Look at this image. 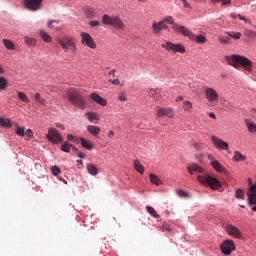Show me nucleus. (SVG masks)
<instances>
[{"mask_svg":"<svg viewBox=\"0 0 256 256\" xmlns=\"http://www.w3.org/2000/svg\"><path fill=\"white\" fill-rule=\"evenodd\" d=\"M246 127H247L249 133H256L255 123L250 122L249 120H246Z\"/></svg>","mask_w":256,"mask_h":256,"instance_id":"nucleus-33","label":"nucleus"},{"mask_svg":"<svg viewBox=\"0 0 256 256\" xmlns=\"http://www.w3.org/2000/svg\"><path fill=\"white\" fill-rule=\"evenodd\" d=\"M134 169H136V171H138V173L143 174L145 171V167H143V164H141V162L139 160H134Z\"/></svg>","mask_w":256,"mask_h":256,"instance_id":"nucleus-27","label":"nucleus"},{"mask_svg":"<svg viewBox=\"0 0 256 256\" xmlns=\"http://www.w3.org/2000/svg\"><path fill=\"white\" fill-rule=\"evenodd\" d=\"M0 125L1 127H6L7 129L13 127V123L11 122V120L9 118H2L0 117Z\"/></svg>","mask_w":256,"mask_h":256,"instance_id":"nucleus-24","label":"nucleus"},{"mask_svg":"<svg viewBox=\"0 0 256 256\" xmlns=\"http://www.w3.org/2000/svg\"><path fill=\"white\" fill-rule=\"evenodd\" d=\"M80 37L82 45L89 47V49H97V43H95V40H93L91 34L87 32H81Z\"/></svg>","mask_w":256,"mask_h":256,"instance_id":"nucleus-7","label":"nucleus"},{"mask_svg":"<svg viewBox=\"0 0 256 256\" xmlns=\"http://www.w3.org/2000/svg\"><path fill=\"white\" fill-rule=\"evenodd\" d=\"M24 133L26 137H28V139H31V137H33V131L31 129H27Z\"/></svg>","mask_w":256,"mask_h":256,"instance_id":"nucleus-51","label":"nucleus"},{"mask_svg":"<svg viewBox=\"0 0 256 256\" xmlns=\"http://www.w3.org/2000/svg\"><path fill=\"white\" fill-rule=\"evenodd\" d=\"M225 59L228 65H231L235 69H239V67H242L246 71H251V69H253V62H251V60L245 56L232 54L230 56H226Z\"/></svg>","mask_w":256,"mask_h":256,"instance_id":"nucleus-1","label":"nucleus"},{"mask_svg":"<svg viewBox=\"0 0 256 256\" xmlns=\"http://www.w3.org/2000/svg\"><path fill=\"white\" fill-rule=\"evenodd\" d=\"M77 156L80 157V159H85V154H83V152H77Z\"/></svg>","mask_w":256,"mask_h":256,"instance_id":"nucleus-57","label":"nucleus"},{"mask_svg":"<svg viewBox=\"0 0 256 256\" xmlns=\"http://www.w3.org/2000/svg\"><path fill=\"white\" fill-rule=\"evenodd\" d=\"M160 25L162 29H167V24H165V22H160Z\"/></svg>","mask_w":256,"mask_h":256,"instance_id":"nucleus-61","label":"nucleus"},{"mask_svg":"<svg viewBox=\"0 0 256 256\" xmlns=\"http://www.w3.org/2000/svg\"><path fill=\"white\" fill-rule=\"evenodd\" d=\"M109 75H112V77H115V70L110 71Z\"/></svg>","mask_w":256,"mask_h":256,"instance_id":"nucleus-64","label":"nucleus"},{"mask_svg":"<svg viewBox=\"0 0 256 256\" xmlns=\"http://www.w3.org/2000/svg\"><path fill=\"white\" fill-rule=\"evenodd\" d=\"M204 93L209 103H215V101H219V94L217 93V91H215V89L206 88Z\"/></svg>","mask_w":256,"mask_h":256,"instance_id":"nucleus-16","label":"nucleus"},{"mask_svg":"<svg viewBox=\"0 0 256 256\" xmlns=\"http://www.w3.org/2000/svg\"><path fill=\"white\" fill-rule=\"evenodd\" d=\"M59 20H52L47 23V27L49 29H54L55 31H59Z\"/></svg>","mask_w":256,"mask_h":256,"instance_id":"nucleus-28","label":"nucleus"},{"mask_svg":"<svg viewBox=\"0 0 256 256\" xmlns=\"http://www.w3.org/2000/svg\"><path fill=\"white\" fill-rule=\"evenodd\" d=\"M220 43H222L223 45H227L229 43V41H231V39L229 37H225V36H221L219 38Z\"/></svg>","mask_w":256,"mask_h":256,"instance_id":"nucleus-46","label":"nucleus"},{"mask_svg":"<svg viewBox=\"0 0 256 256\" xmlns=\"http://www.w3.org/2000/svg\"><path fill=\"white\" fill-rule=\"evenodd\" d=\"M211 165L218 173H227V170L221 165V163H219V161L213 160Z\"/></svg>","mask_w":256,"mask_h":256,"instance_id":"nucleus-19","label":"nucleus"},{"mask_svg":"<svg viewBox=\"0 0 256 256\" xmlns=\"http://www.w3.org/2000/svg\"><path fill=\"white\" fill-rule=\"evenodd\" d=\"M156 117L161 119V117H168V119H173L175 117V110L171 107H156Z\"/></svg>","mask_w":256,"mask_h":256,"instance_id":"nucleus-6","label":"nucleus"},{"mask_svg":"<svg viewBox=\"0 0 256 256\" xmlns=\"http://www.w3.org/2000/svg\"><path fill=\"white\" fill-rule=\"evenodd\" d=\"M102 23L104 25H111V27H114L117 31L125 29V23L119 16H109L104 14L102 16Z\"/></svg>","mask_w":256,"mask_h":256,"instance_id":"nucleus-4","label":"nucleus"},{"mask_svg":"<svg viewBox=\"0 0 256 256\" xmlns=\"http://www.w3.org/2000/svg\"><path fill=\"white\" fill-rule=\"evenodd\" d=\"M51 171H52V175H54V177H57V175H60L61 173V168L58 166H52Z\"/></svg>","mask_w":256,"mask_h":256,"instance_id":"nucleus-43","label":"nucleus"},{"mask_svg":"<svg viewBox=\"0 0 256 256\" xmlns=\"http://www.w3.org/2000/svg\"><path fill=\"white\" fill-rule=\"evenodd\" d=\"M188 172L190 175H194L195 173H203V168L197 164H192L188 166Z\"/></svg>","mask_w":256,"mask_h":256,"instance_id":"nucleus-21","label":"nucleus"},{"mask_svg":"<svg viewBox=\"0 0 256 256\" xmlns=\"http://www.w3.org/2000/svg\"><path fill=\"white\" fill-rule=\"evenodd\" d=\"M115 135V132L113 130L108 132V137H113Z\"/></svg>","mask_w":256,"mask_h":256,"instance_id":"nucleus-63","label":"nucleus"},{"mask_svg":"<svg viewBox=\"0 0 256 256\" xmlns=\"http://www.w3.org/2000/svg\"><path fill=\"white\" fill-rule=\"evenodd\" d=\"M209 117H210L211 119H216L215 113H213V112H210V113H209Z\"/></svg>","mask_w":256,"mask_h":256,"instance_id":"nucleus-62","label":"nucleus"},{"mask_svg":"<svg viewBox=\"0 0 256 256\" xmlns=\"http://www.w3.org/2000/svg\"><path fill=\"white\" fill-rule=\"evenodd\" d=\"M17 95L20 101H23V103H31V100L29 99V97H27L26 93L17 92Z\"/></svg>","mask_w":256,"mask_h":256,"instance_id":"nucleus-32","label":"nucleus"},{"mask_svg":"<svg viewBox=\"0 0 256 256\" xmlns=\"http://www.w3.org/2000/svg\"><path fill=\"white\" fill-rule=\"evenodd\" d=\"M16 135L19 137H25V128L24 127H17L16 128Z\"/></svg>","mask_w":256,"mask_h":256,"instance_id":"nucleus-44","label":"nucleus"},{"mask_svg":"<svg viewBox=\"0 0 256 256\" xmlns=\"http://www.w3.org/2000/svg\"><path fill=\"white\" fill-rule=\"evenodd\" d=\"M212 3H222V5L231 4V0H212Z\"/></svg>","mask_w":256,"mask_h":256,"instance_id":"nucleus-48","label":"nucleus"},{"mask_svg":"<svg viewBox=\"0 0 256 256\" xmlns=\"http://www.w3.org/2000/svg\"><path fill=\"white\" fill-rule=\"evenodd\" d=\"M90 99H92V101H94V103H97L98 105H101L102 107H107V100L101 96H99V94L93 92L90 95Z\"/></svg>","mask_w":256,"mask_h":256,"instance_id":"nucleus-17","label":"nucleus"},{"mask_svg":"<svg viewBox=\"0 0 256 256\" xmlns=\"http://www.w3.org/2000/svg\"><path fill=\"white\" fill-rule=\"evenodd\" d=\"M85 117L90 123H93L94 121H99V114L97 112H91L88 111L85 113Z\"/></svg>","mask_w":256,"mask_h":256,"instance_id":"nucleus-20","label":"nucleus"},{"mask_svg":"<svg viewBox=\"0 0 256 256\" xmlns=\"http://www.w3.org/2000/svg\"><path fill=\"white\" fill-rule=\"evenodd\" d=\"M118 100H120L121 102L127 101V96L125 95V92H121V93L118 95Z\"/></svg>","mask_w":256,"mask_h":256,"instance_id":"nucleus-49","label":"nucleus"},{"mask_svg":"<svg viewBox=\"0 0 256 256\" xmlns=\"http://www.w3.org/2000/svg\"><path fill=\"white\" fill-rule=\"evenodd\" d=\"M34 99H35L36 101H38V103H39L40 105H43V106L45 107V105H46L45 99H44V98H41V94H40V93H36V94L34 95Z\"/></svg>","mask_w":256,"mask_h":256,"instance_id":"nucleus-40","label":"nucleus"},{"mask_svg":"<svg viewBox=\"0 0 256 256\" xmlns=\"http://www.w3.org/2000/svg\"><path fill=\"white\" fill-rule=\"evenodd\" d=\"M81 145L84 147V149H88V151H91L93 149V144L89 142V140L85 138H81Z\"/></svg>","mask_w":256,"mask_h":256,"instance_id":"nucleus-29","label":"nucleus"},{"mask_svg":"<svg viewBox=\"0 0 256 256\" xmlns=\"http://www.w3.org/2000/svg\"><path fill=\"white\" fill-rule=\"evenodd\" d=\"M152 29H153V32L156 33V34L161 33V30H162L161 22L153 23Z\"/></svg>","mask_w":256,"mask_h":256,"instance_id":"nucleus-37","label":"nucleus"},{"mask_svg":"<svg viewBox=\"0 0 256 256\" xmlns=\"http://www.w3.org/2000/svg\"><path fill=\"white\" fill-rule=\"evenodd\" d=\"M24 41L26 43V45H28L29 47H35L37 41L29 36H26L24 38Z\"/></svg>","mask_w":256,"mask_h":256,"instance_id":"nucleus-35","label":"nucleus"},{"mask_svg":"<svg viewBox=\"0 0 256 256\" xmlns=\"http://www.w3.org/2000/svg\"><path fill=\"white\" fill-rule=\"evenodd\" d=\"M86 169H87L88 173H89L90 175H93L94 177H95V175H97V173H98V169H97V166H95V164H88V165L86 166Z\"/></svg>","mask_w":256,"mask_h":256,"instance_id":"nucleus-25","label":"nucleus"},{"mask_svg":"<svg viewBox=\"0 0 256 256\" xmlns=\"http://www.w3.org/2000/svg\"><path fill=\"white\" fill-rule=\"evenodd\" d=\"M90 27H99L100 22L97 20H92L89 22Z\"/></svg>","mask_w":256,"mask_h":256,"instance_id":"nucleus-50","label":"nucleus"},{"mask_svg":"<svg viewBox=\"0 0 256 256\" xmlns=\"http://www.w3.org/2000/svg\"><path fill=\"white\" fill-rule=\"evenodd\" d=\"M225 231L227 235L233 237L234 239H241V237H243L239 228L233 226L232 224H226Z\"/></svg>","mask_w":256,"mask_h":256,"instance_id":"nucleus-12","label":"nucleus"},{"mask_svg":"<svg viewBox=\"0 0 256 256\" xmlns=\"http://www.w3.org/2000/svg\"><path fill=\"white\" fill-rule=\"evenodd\" d=\"M228 37H231V39H234L237 41L238 39H241V32H235V31H230L227 33Z\"/></svg>","mask_w":256,"mask_h":256,"instance_id":"nucleus-34","label":"nucleus"},{"mask_svg":"<svg viewBox=\"0 0 256 256\" xmlns=\"http://www.w3.org/2000/svg\"><path fill=\"white\" fill-rule=\"evenodd\" d=\"M220 249L224 255H231L235 251V243L233 240H225L221 245Z\"/></svg>","mask_w":256,"mask_h":256,"instance_id":"nucleus-11","label":"nucleus"},{"mask_svg":"<svg viewBox=\"0 0 256 256\" xmlns=\"http://www.w3.org/2000/svg\"><path fill=\"white\" fill-rule=\"evenodd\" d=\"M3 43L6 49H8L9 51H15V45L13 44V42H11V40L4 39Z\"/></svg>","mask_w":256,"mask_h":256,"instance_id":"nucleus-31","label":"nucleus"},{"mask_svg":"<svg viewBox=\"0 0 256 256\" xmlns=\"http://www.w3.org/2000/svg\"><path fill=\"white\" fill-rule=\"evenodd\" d=\"M86 15L89 19H93L95 17V11L93 9L86 10Z\"/></svg>","mask_w":256,"mask_h":256,"instance_id":"nucleus-47","label":"nucleus"},{"mask_svg":"<svg viewBox=\"0 0 256 256\" xmlns=\"http://www.w3.org/2000/svg\"><path fill=\"white\" fill-rule=\"evenodd\" d=\"M39 35L45 43H51V41H53L51 35H49V33L45 32L44 30H40Z\"/></svg>","mask_w":256,"mask_h":256,"instance_id":"nucleus-23","label":"nucleus"},{"mask_svg":"<svg viewBox=\"0 0 256 256\" xmlns=\"http://www.w3.org/2000/svg\"><path fill=\"white\" fill-rule=\"evenodd\" d=\"M164 21H165L166 23H169L170 25H173V26H172V29H173V27H175V25H177V23H175V21L173 20V16H167V17L164 19Z\"/></svg>","mask_w":256,"mask_h":256,"instance_id":"nucleus-45","label":"nucleus"},{"mask_svg":"<svg viewBox=\"0 0 256 256\" xmlns=\"http://www.w3.org/2000/svg\"><path fill=\"white\" fill-rule=\"evenodd\" d=\"M86 129L88 133H90V135H92L93 137H97V139H100L99 134L101 133V128L99 126L88 125Z\"/></svg>","mask_w":256,"mask_h":256,"instance_id":"nucleus-18","label":"nucleus"},{"mask_svg":"<svg viewBox=\"0 0 256 256\" xmlns=\"http://www.w3.org/2000/svg\"><path fill=\"white\" fill-rule=\"evenodd\" d=\"M177 195L179 197H187V192L183 191V190H178L177 191Z\"/></svg>","mask_w":256,"mask_h":256,"instance_id":"nucleus-52","label":"nucleus"},{"mask_svg":"<svg viewBox=\"0 0 256 256\" xmlns=\"http://www.w3.org/2000/svg\"><path fill=\"white\" fill-rule=\"evenodd\" d=\"M59 45H61L62 49L67 52L69 51V47L73 53L77 51V46H75V42H73V39L66 37L64 40L59 39L58 40Z\"/></svg>","mask_w":256,"mask_h":256,"instance_id":"nucleus-8","label":"nucleus"},{"mask_svg":"<svg viewBox=\"0 0 256 256\" xmlns=\"http://www.w3.org/2000/svg\"><path fill=\"white\" fill-rule=\"evenodd\" d=\"M149 177H150L151 183H153L154 185H157L159 187L160 185L163 184V182L161 181V179H159L157 175L150 174Z\"/></svg>","mask_w":256,"mask_h":256,"instance_id":"nucleus-26","label":"nucleus"},{"mask_svg":"<svg viewBox=\"0 0 256 256\" xmlns=\"http://www.w3.org/2000/svg\"><path fill=\"white\" fill-rule=\"evenodd\" d=\"M173 29H174V31H176V33H180V35H183V37H188V39H190V41H194L195 43H206L207 42V37H205L202 34L195 35L189 30V28H187L185 26H182L179 24H174Z\"/></svg>","mask_w":256,"mask_h":256,"instance_id":"nucleus-2","label":"nucleus"},{"mask_svg":"<svg viewBox=\"0 0 256 256\" xmlns=\"http://www.w3.org/2000/svg\"><path fill=\"white\" fill-rule=\"evenodd\" d=\"M73 143H76V145H79V143H81V138L74 136Z\"/></svg>","mask_w":256,"mask_h":256,"instance_id":"nucleus-55","label":"nucleus"},{"mask_svg":"<svg viewBox=\"0 0 256 256\" xmlns=\"http://www.w3.org/2000/svg\"><path fill=\"white\" fill-rule=\"evenodd\" d=\"M67 139H68V141H74L75 136L69 134V135L67 136Z\"/></svg>","mask_w":256,"mask_h":256,"instance_id":"nucleus-59","label":"nucleus"},{"mask_svg":"<svg viewBox=\"0 0 256 256\" xmlns=\"http://www.w3.org/2000/svg\"><path fill=\"white\" fill-rule=\"evenodd\" d=\"M211 141L215 147H217V149H221L222 151H229V144L222 139L217 138V136H212Z\"/></svg>","mask_w":256,"mask_h":256,"instance_id":"nucleus-15","label":"nucleus"},{"mask_svg":"<svg viewBox=\"0 0 256 256\" xmlns=\"http://www.w3.org/2000/svg\"><path fill=\"white\" fill-rule=\"evenodd\" d=\"M238 17L241 21H245V23H251V20L245 18V16H242L241 14H239Z\"/></svg>","mask_w":256,"mask_h":256,"instance_id":"nucleus-54","label":"nucleus"},{"mask_svg":"<svg viewBox=\"0 0 256 256\" xmlns=\"http://www.w3.org/2000/svg\"><path fill=\"white\" fill-rule=\"evenodd\" d=\"M56 127H58L59 129H65V126H63V124H59V123H56Z\"/></svg>","mask_w":256,"mask_h":256,"instance_id":"nucleus-60","label":"nucleus"},{"mask_svg":"<svg viewBox=\"0 0 256 256\" xmlns=\"http://www.w3.org/2000/svg\"><path fill=\"white\" fill-rule=\"evenodd\" d=\"M7 79L3 76H0V91H5V88L7 87Z\"/></svg>","mask_w":256,"mask_h":256,"instance_id":"nucleus-38","label":"nucleus"},{"mask_svg":"<svg viewBox=\"0 0 256 256\" xmlns=\"http://www.w3.org/2000/svg\"><path fill=\"white\" fill-rule=\"evenodd\" d=\"M146 209H147V212L149 213V215H151L155 219H159V214H157V211H155V209L153 207L147 206Z\"/></svg>","mask_w":256,"mask_h":256,"instance_id":"nucleus-36","label":"nucleus"},{"mask_svg":"<svg viewBox=\"0 0 256 256\" xmlns=\"http://www.w3.org/2000/svg\"><path fill=\"white\" fill-rule=\"evenodd\" d=\"M67 99L70 101L74 107H78V109H85L87 105V101L83 98L80 91H77L74 88H70L67 91Z\"/></svg>","mask_w":256,"mask_h":256,"instance_id":"nucleus-3","label":"nucleus"},{"mask_svg":"<svg viewBox=\"0 0 256 256\" xmlns=\"http://www.w3.org/2000/svg\"><path fill=\"white\" fill-rule=\"evenodd\" d=\"M47 139L52 143H63V137L61 136V134H59V131H57V129L55 128H49Z\"/></svg>","mask_w":256,"mask_h":256,"instance_id":"nucleus-10","label":"nucleus"},{"mask_svg":"<svg viewBox=\"0 0 256 256\" xmlns=\"http://www.w3.org/2000/svg\"><path fill=\"white\" fill-rule=\"evenodd\" d=\"M235 197L236 199H245V191H243V189H237Z\"/></svg>","mask_w":256,"mask_h":256,"instance_id":"nucleus-42","label":"nucleus"},{"mask_svg":"<svg viewBox=\"0 0 256 256\" xmlns=\"http://www.w3.org/2000/svg\"><path fill=\"white\" fill-rule=\"evenodd\" d=\"M162 48L166 49V51H171L172 53H185V47L181 44H173L171 42H167L162 44Z\"/></svg>","mask_w":256,"mask_h":256,"instance_id":"nucleus-9","label":"nucleus"},{"mask_svg":"<svg viewBox=\"0 0 256 256\" xmlns=\"http://www.w3.org/2000/svg\"><path fill=\"white\" fill-rule=\"evenodd\" d=\"M233 161H246L247 160V156L243 155V153L239 152V151H234V156L232 157Z\"/></svg>","mask_w":256,"mask_h":256,"instance_id":"nucleus-22","label":"nucleus"},{"mask_svg":"<svg viewBox=\"0 0 256 256\" xmlns=\"http://www.w3.org/2000/svg\"><path fill=\"white\" fill-rule=\"evenodd\" d=\"M249 185L250 187L247 193L249 204L256 205V184H253L251 179H249Z\"/></svg>","mask_w":256,"mask_h":256,"instance_id":"nucleus-14","label":"nucleus"},{"mask_svg":"<svg viewBox=\"0 0 256 256\" xmlns=\"http://www.w3.org/2000/svg\"><path fill=\"white\" fill-rule=\"evenodd\" d=\"M161 92L157 89H151L148 93L149 97H151L152 99H154L155 101H157L159 99V94Z\"/></svg>","mask_w":256,"mask_h":256,"instance_id":"nucleus-30","label":"nucleus"},{"mask_svg":"<svg viewBox=\"0 0 256 256\" xmlns=\"http://www.w3.org/2000/svg\"><path fill=\"white\" fill-rule=\"evenodd\" d=\"M183 109H184V111H191V109H193V103H191V101H189V100L184 101Z\"/></svg>","mask_w":256,"mask_h":256,"instance_id":"nucleus-39","label":"nucleus"},{"mask_svg":"<svg viewBox=\"0 0 256 256\" xmlns=\"http://www.w3.org/2000/svg\"><path fill=\"white\" fill-rule=\"evenodd\" d=\"M113 85H119L121 81L119 79L109 80Z\"/></svg>","mask_w":256,"mask_h":256,"instance_id":"nucleus-56","label":"nucleus"},{"mask_svg":"<svg viewBox=\"0 0 256 256\" xmlns=\"http://www.w3.org/2000/svg\"><path fill=\"white\" fill-rule=\"evenodd\" d=\"M256 33L253 31H248V37H255Z\"/></svg>","mask_w":256,"mask_h":256,"instance_id":"nucleus-58","label":"nucleus"},{"mask_svg":"<svg viewBox=\"0 0 256 256\" xmlns=\"http://www.w3.org/2000/svg\"><path fill=\"white\" fill-rule=\"evenodd\" d=\"M24 5L29 11H39L43 5V0H24Z\"/></svg>","mask_w":256,"mask_h":256,"instance_id":"nucleus-13","label":"nucleus"},{"mask_svg":"<svg viewBox=\"0 0 256 256\" xmlns=\"http://www.w3.org/2000/svg\"><path fill=\"white\" fill-rule=\"evenodd\" d=\"M193 147H195V149H198V150L203 149V146L199 142H194Z\"/></svg>","mask_w":256,"mask_h":256,"instance_id":"nucleus-53","label":"nucleus"},{"mask_svg":"<svg viewBox=\"0 0 256 256\" xmlns=\"http://www.w3.org/2000/svg\"><path fill=\"white\" fill-rule=\"evenodd\" d=\"M198 181L202 185H206L215 191H217V189H221V182H219L217 178H213L209 175H198Z\"/></svg>","mask_w":256,"mask_h":256,"instance_id":"nucleus-5","label":"nucleus"},{"mask_svg":"<svg viewBox=\"0 0 256 256\" xmlns=\"http://www.w3.org/2000/svg\"><path fill=\"white\" fill-rule=\"evenodd\" d=\"M61 151H64V153H69L71 151V144H69V142H64L61 146Z\"/></svg>","mask_w":256,"mask_h":256,"instance_id":"nucleus-41","label":"nucleus"}]
</instances>
